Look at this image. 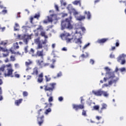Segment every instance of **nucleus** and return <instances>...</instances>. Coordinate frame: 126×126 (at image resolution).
<instances>
[{
	"instance_id": "37998d69",
	"label": "nucleus",
	"mask_w": 126,
	"mask_h": 126,
	"mask_svg": "<svg viewBox=\"0 0 126 126\" xmlns=\"http://www.w3.org/2000/svg\"><path fill=\"white\" fill-rule=\"evenodd\" d=\"M34 18L32 16L30 18V23L31 24H33V21L34 20Z\"/></svg>"
},
{
	"instance_id": "7ed1b4c3",
	"label": "nucleus",
	"mask_w": 126,
	"mask_h": 126,
	"mask_svg": "<svg viewBox=\"0 0 126 126\" xmlns=\"http://www.w3.org/2000/svg\"><path fill=\"white\" fill-rule=\"evenodd\" d=\"M69 18H66L65 20H63L61 22V30H64V29H68L71 30L73 29V26L71 25L70 23L71 22V17Z\"/></svg>"
},
{
	"instance_id": "9d476101",
	"label": "nucleus",
	"mask_w": 126,
	"mask_h": 126,
	"mask_svg": "<svg viewBox=\"0 0 126 126\" xmlns=\"http://www.w3.org/2000/svg\"><path fill=\"white\" fill-rule=\"evenodd\" d=\"M73 35H71L69 33H68L67 35L65 38V40L67 43H71V41L73 40Z\"/></svg>"
},
{
	"instance_id": "3c124183",
	"label": "nucleus",
	"mask_w": 126,
	"mask_h": 126,
	"mask_svg": "<svg viewBox=\"0 0 126 126\" xmlns=\"http://www.w3.org/2000/svg\"><path fill=\"white\" fill-rule=\"evenodd\" d=\"M1 12L3 14H6L7 13V10H2Z\"/></svg>"
},
{
	"instance_id": "69168bd1",
	"label": "nucleus",
	"mask_w": 126,
	"mask_h": 126,
	"mask_svg": "<svg viewBox=\"0 0 126 126\" xmlns=\"http://www.w3.org/2000/svg\"><path fill=\"white\" fill-rule=\"evenodd\" d=\"M108 86V85L107 84H104L102 85V88L105 87H107Z\"/></svg>"
},
{
	"instance_id": "20e7f679",
	"label": "nucleus",
	"mask_w": 126,
	"mask_h": 126,
	"mask_svg": "<svg viewBox=\"0 0 126 126\" xmlns=\"http://www.w3.org/2000/svg\"><path fill=\"white\" fill-rule=\"evenodd\" d=\"M44 112L43 111V109H40L38 110V116L37 117V122L38 124L39 125V126H41L44 123ZM41 116V117H40Z\"/></svg>"
},
{
	"instance_id": "603ef678",
	"label": "nucleus",
	"mask_w": 126,
	"mask_h": 126,
	"mask_svg": "<svg viewBox=\"0 0 126 126\" xmlns=\"http://www.w3.org/2000/svg\"><path fill=\"white\" fill-rule=\"evenodd\" d=\"M31 53H32V54H34L35 53V51L33 48H31L30 50Z\"/></svg>"
},
{
	"instance_id": "c03bdc74",
	"label": "nucleus",
	"mask_w": 126,
	"mask_h": 126,
	"mask_svg": "<svg viewBox=\"0 0 126 126\" xmlns=\"http://www.w3.org/2000/svg\"><path fill=\"white\" fill-rule=\"evenodd\" d=\"M24 51H25V53H28V46H26L25 47Z\"/></svg>"
},
{
	"instance_id": "4c0bfd02",
	"label": "nucleus",
	"mask_w": 126,
	"mask_h": 126,
	"mask_svg": "<svg viewBox=\"0 0 126 126\" xmlns=\"http://www.w3.org/2000/svg\"><path fill=\"white\" fill-rule=\"evenodd\" d=\"M39 30H40V31L43 30V27H42V26L39 25V26H38V28H37L36 29V31H39Z\"/></svg>"
},
{
	"instance_id": "49530a36",
	"label": "nucleus",
	"mask_w": 126,
	"mask_h": 126,
	"mask_svg": "<svg viewBox=\"0 0 126 126\" xmlns=\"http://www.w3.org/2000/svg\"><path fill=\"white\" fill-rule=\"evenodd\" d=\"M95 63V62L94 61V60H93V59H91L90 61V63L91 64H92V65L94 64V63Z\"/></svg>"
},
{
	"instance_id": "338daca9",
	"label": "nucleus",
	"mask_w": 126,
	"mask_h": 126,
	"mask_svg": "<svg viewBox=\"0 0 126 126\" xmlns=\"http://www.w3.org/2000/svg\"><path fill=\"white\" fill-rule=\"evenodd\" d=\"M101 118V117H99V116H97L96 117V119L98 121H99Z\"/></svg>"
},
{
	"instance_id": "8fccbe9b",
	"label": "nucleus",
	"mask_w": 126,
	"mask_h": 126,
	"mask_svg": "<svg viewBox=\"0 0 126 126\" xmlns=\"http://www.w3.org/2000/svg\"><path fill=\"white\" fill-rule=\"evenodd\" d=\"M67 17V13H63L62 18H64Z\"/></svg>"
},
{
	"instance_id": "c756f323",
	"label": "nucleus",
	"mask_w": 126,
	"mask_h": 126,
	"mask_svg": "<svg viewBox=\"0 0 126 126\" xmlns=\"http://www.w3.org/2000/svg\"><path fill=\"white\" fill-rule=\"evenodd\" d=\"M18 45H19L18 42H16L14 44V48L15 49H19L20 47Z\"/></svg>"
},
{
	"instance_id": "6ab92c4d",
	"label": "nucleus",
	"mask_w": 126,
	"mask_h": 126,
	"mask_svg": "<svg viewBox=\"0 0 126 126\" xmlns=\"http://www.w3.org/2000/svg\"><path fill=\"white\" fill-rule=\"evenodd\" d=\"M23 101V98H20L19 99H17L15 101V105L16 106H19L22 103Z\"/></svg>"
},
{
	"instance_id": "412c9836",
	"label": "nucleus",
	"mask_w": 126,
	"mask_h": 126,
	"mask_svg": "<svg viewBox=\"0 0 126 126\" xmlns=\"http://www.w3.org/2000/svg\"><path fill=\"white\" fill-rule=\"evenodd\" d=\"M84 14L87 15V18L88 20H90V19H91V14L90 13V12H87V11H85Z\"/></svg>"
},
{
	"instance_id": "1a4fd4ad",
	"label": "nucleus",
	"mask_w": 126,
	"mask_h": 126,
	"mask_svg": "<svg viewBox=\"0 0 126 126\" xmlns=\"http://www.w3.org/2000/svg\"><path fill=\"white\" fill-rule=\"evenodd\" d=\"M78 26V25H77V26H76V27L75 28L76 32L74 34V36L75 37H77V36H82V34L81 33V30L80 29V27H77Z\"/></svg>"
},
{
	"instance_id": "ea45409f",
	"label": "nucleus",
	"mask_w": 126,
	"mask_h": 126,
	"mask_svg": "<svg viewBox=\"0 0 126 126\" xmlns=\"http://www.w3.org/2000/svg\"><path fill=\"white\" fill-rule=\"evenodd\" d=\"M119 70L121 72H123L126 71V68L125 67H122L121 68H120Z\"/></svg>"
},
{
	"instance_id": "a19ab883",
	"label": "nucleus",
	"mask_w": 126,
	"mask_h": 126,
	"mask_svg": "<svg viewBox=\"0 0 126 126\" xmlns=\"http://www.w3.org/2000/svg\"><path fill=\"white\" fill-rule=\"evenodd\" d=\"M63 74H62V72H59L57 75V77L59 78L61 77V76H62Z\"/></svg>"
},
{
	"instance_id": "f257e3e1",
	"label": "nucleus",
	"mask_w": 126,
	"mask_h": 126,
	"mask_svg": "<svg viewBox=\"0 0 126 126\" xmlns=\"http://www.w3.org/2000/svg\"><path fill=\"white\" fill-rule=\"evenodd\" d=\"M56 83H51L44 85L45 92L46 93L47 96L49 97L48 98L49 102H51L53 101V97L52 96L53 91L55 89Z\"/></svg>"
},
{
	"instance_id": "9b49d317",
	"label": "nucleus",
	"mask_w": 126,
	"mask_h": 126,
	"mask_svg": "<svg viewBox=\"0 0 126 126\" xmlns=\"http://www.w3.org/2000/svg\"><path fill=\"white\" fill-rule=\"evenodd\" d=\"M35 56L41 57V59L44 60V50L42 49L41 50H37Z\"/></svg>"
},
{
	"instance_id": "6e6552de",
	"label": "nucleus",
	"mask_w": 126,
	"mask_h": 126,
	"mask_svg": "<svg viewBox=\"0 0 126 126\" xmlns=\"http://www.w3.org/2000/svg\"><path fill=\"white\" fill-rule=\"evenodd\" d=\"M36 64L40 68L46 67L49 66V63H45L44 60H40L39 59L36 60Z\"/></svg>"
},
{
	"instance_id": "13d9d810",
	"label": "nucleus",
	"mask_w": 126,
	"mask_h": 126,
	"mask_svg": "<svg viewBox=\"0 0 126 126\" xmlns=\"http://www.w3.org/2000/svg\"><path fill=\"white\" fill-rule=\"evenodd\" d=\"M55 7L57 11L59 10V8L58 5H55Z\"/></svg>"
},
{
	"instance_id": "39448f33",
	"label": "nucleus",
	"mask_w": 126,
	"mask_h": 126,
	"mask_svg": "<svg viewBox=\"0 0 126 126\" xmlns=\"http://www.w3.org/2000/svg\"><path fill=\"white\" fill-rule=\"evenodd\" d=\"M40 40V37H38L35 39L34 41L35 43L37 44V46L36 48L37 50L42 49L43 48V45H46L48 42V40L47 39H45L42 42Z\"/></svg>"
},
{
	"instance_id": "ddd939ff",
	"label": "nucleus",
	"mask_w": 126,
	"mask_h": 126,
	"mask_svg": "<svg viewBox=\"0 0 126 126\" xmlns=\"http://www.w3.org/2000/svg\"><path fill=\"white\" fill-rule=\"evenodd\" d=\"M92 93L96 96H101L102 91L101 89L98 90L97 91L93 90Z\"/></svg>"
},
{
	"instance_id": "a211bd4d",
	"label": "nucleus",
	"mask_w": 126,
	"mask_h": 126,
	"mask_svg": "<svg viewBox=\"0 0 126 126\" xmlns=\"http://www.w3.org/2000/svg\"><path fill=\"white\" fill-rule=\"evenodd\" d=\"M108 40V38H102L97 40V42L99 44H103Z\"/></svg>"
},
{
	"instance_id": "774afa93",
	"label": "nucleus",
	"mask_w": 126,
	"mask_h": 126,
	"mask_svg": "<svg viewBox=\"0 0 126 126\" xmlns=\"http://www.w3.org/2000/svg\"><path fill=\"white\" fill-rule=\"evenodd\" d=\"M31 78H32V76H31V75H28V76H27V80H30Z\"/></svg>"
},
{
	"instance_id": "4d7b16f0",
	"label": "nucleus",
	"mask_w": 126,
	"mask_h": 126,
	"mask_svg": "<svg viewBox=\"0 0 126 126\" xmlns=\"http://www.w3.org/2000/svg\"><path fill=\"white\" fill-rule=\"evenodd\" d=\"M14 76L17 78H20V75L19 74H15Z\"/></svg>"
},
{
	"instance_id": "bf43d9fd",
	"label": "nucleus",
	"mask_w": 126,
	"mask_h": 126,
	"mask_svg": "<svg viewBox=\"0 0 126 126\" xmlns=\"http://www.w3.org/2000/svg\"><path fill=\"white\" fill-rule=\"evenodd\" d=\"M0 30H1V31L2 32H3L5 31V27L0 28Z\"/></svg>"
},
{
	"instance_id": "423d86ee",
	"label": "nucleus",
	"mask_w": 126,
	"mask_h": 126,
	"mask_svg": "<svg viewBox=\"0 0 126 126\" xmlns=\"http://www.w3.org/2000/svg\"><path fill=\"white\" fill-rule=\"evenodd\" d=\"M81 104L77 105L75 104H73L72 105L73 109H74L75 110L77 111L79 109L82 110L84 109L85 106H84V98H83V96H81Z\"/></svg>"
},
{
	"instance_id": "aec40b11",
	"label": "nucleus",
	"mask_w": 126,
	"mask_h": 126,
	"mask_svg": "<svg viewBox=\"0 0 126 126\" xmlns=\"http://www.w3.org/2000/svg\"><path fill=\"white\" fill-rule=\"evenodd\" d=\"M73 4H74V5H79L80 6H81V1H80V0H74L73 2Z\"/></svg>"
},
{
	"instance_id": "4468645a",
	"label": "nucleus",
	"mask_w": 126,
	"mask_h": 126,
	"mask_svg": "<svg viewBox=\"0 0 126 126\" xmlns=\"http://www.w3.org/2000/svg\"><path fill=\"white\" fill-rule=\"evenodd\" d=\"M126 58V55L125 54H122L118 57L117 61L119 63H120L121 61L125 60Z\"/></svg>"
},
{
	"instance_id": "864d4df0",
	"label": "nucleus",
	"mask_w": 126,
	"mask_h": 126,
	"mask_svg": "<svg viewBox=\"0 0 126 126\" xmlns=\"http://www.w3.org/2000/svg\"><path fill=\"white\" fill-rule=\"evenodd\" d=\"M14 66L16 68H18L19 67V63H15L14 64Z\"/></svg>"
},
{
	"instance_id": "680f3d73",
	"label": "nucleus",
	"mask_w": 126,
	"mask_h": 126,
	"mask_svg": "<svg viewBox=\"0 0 126 126\" xmlns=\"http://www.w3.org/2000/svg\"><path fill=\"white\" fill-rule=\"evenodd\" d=\"M105 70H106L107 71H110V68H108V67H105Z\"/></svg>"
},
{
	"instance_id": "a18cd8bd",
	"label": "nucleus",
	"mask_w": 126,
	"mask_h": 126,
	"mask_svg": "<svg viewBox=\"0 0 126 126\" xmlns=\"http://www.w3.org/2000/svg\"><path fill=\"white\" fill-rule=\"evenodd\" d=\"M7 54H3V57H7L9 56V51H8V52H7Z\"/></svg>"
},
{
	"instance_id": "f8f14e48",
	"label": "nucleus",
	"mask_w": 126,
	"mask_h": 126,
	"mask_svg": "<svg viewBox=\"0 0 126 126\" xmlns=\"http://www.w3.org/2000/svg\"><path fill=\"white\" fill-rule=\"evenodd\" d=\"M31 38V36L29 35L24 34L22 36V39L23 40L24 43H25L26 44H28V40Z\"/></svg>"
},
{
	"instance_id": "5701e85b",
	"label": "nucleus",
	"mask_w": 126,
	"mask_h": 126,
	"mask_svg": "<svg viewBox=\"0 0 126 126\" xmlns=\"http://www.w3.org/2000/svg\"><path fill=\"white\" fill-rule=\"evenodd\" d=\"M85 19V16L80 15L77 17V20L79 21H82Z\"/></svg>"
},
{
	"instance_id": "dca6fc26",
	"label": "nucleus",
	"mask_w": 126,
	"mask_h": 126,
	"mask_svg": "<svg viewBox=\"0 0 126 126\" xmlns=\"http://www.w3.org/2000/svg\"><path fill=\"white\" fill-rule=\"evenodd\" d=\"M43 73H41L40 74H39V75H38V77L37 79V82L39 83H42L43 81Z\"/></svg>"
},
{
	"instance_id": "c9c22d12",
	"label": "nucleus",
	"mask_w": 126,
	"mask_h": 126,
	"mask_svg": "<svg viewBox=\"0 0 126 126\" xmlns=\"http://www.w3.org/2000/svg\"><path fill=\"white\" fill-rule=\"evenodd\" d=\"M45 77L46 81L47 82H50L51 80V78L48 77L47 75H45Z\"/></svg>"
},
{
	"instance_id": "72a5a7b5",
	"label": "nucleus",
	"mask_w": 126,
	"mask_h": 126,
	"mask_svg": "<svg viewBox=\"0 0 126 126\" xmlns=\"http://www.w3.org/2000/svg\"><path fill=\"white\" fill-rule=\"evenodd\" d=\"M10 61L11 62H15L16 61L15 57L12 55L10 57Z\"/></svg>"
},
{
	"instance_id": "473e14b6",
	"label": "nucleus",
	"mask_w": 126,
	"mask_h": 126,
	"mask_svg": "<svg viewBox=\"0 0 126 126\" xmlns=\"http://www.w3.org/2000/svg\"><path fill=\"white\" fill-rule=\"evenodd\" d=\"M82 116H84V117L87 116V114L86 113V110L83 109L82 112Z\"/></svg>"
},
{
	"instance_id": "09e8293b",
	"label": "nucleus",
	"mask_w": 126,
	"mask_h": 126,
	"mask_svg": "<svg viewBox=\"0 0 126 126\" xmlns=\"http://www.w3.org/2000/svg\"><path fill=\"white\" fill-rule=\"evenodd\" d=\"M119 46V40H116V47H118Z\"/></svg>"
},
{
	"instance_id": "bb28decb",
	"label": "nucleus",
	"mask_w": 126,
	"mask_h": 126,
	"mask_svg": "<svg viewBox=\"0 0 126 126\" xmlns=\"http://www.w3.org/2000/svg\"><path fill=\"white\" fill-rule=\"evenodd\" d=\"M0 51H2V52H8V50L7 48L2 47L0 46Z\"/></svg>"
},
{
	"instance_id": "052dcab7",
	"label": "nucleus",
	"mask_w": 126,
	"mask_h": 126,
	"mask_svg": "<svg viewBox=\"0 0 126 126\" xmlns=\"http://www.w3.org/2000/svg\"><path fill=\"white\" fill-rule=\"evenodd\" d=\"M73 15H74V16L77 15H78V12L77 11H75L73 12Z\"/></svg>"
},
{
	"instance_id": "de8ad7c7",
	"label": "nucleus",
	"mask_w": 126,
	"mask_h": 126,
	"mask_svg": "<svg viewBox=\"0 0 126 126\" xmlns=\"http://www.w3.org/2000/svg\"><path fill=\"white\" fill-rule=\"evenodd\" d=\"M90 45V43H88V44L85 45V46L83 47V49H86V48H87V47H88Z\"/></svg>"
},
{
	"instance_id": "6e6d98bb",
	"label": "nucleus",
	"mask_w": 126,
	"mask_h": 126,
	"mask_svg": "<svg viewBox=\"0 0 126 126\" xmlns=\"http://www.w3.org/2000/svg\"><path fill=\"white\" fill-rule=\"evenodd\" d=\"M80 28L83 32H84L86 31L85 28H84V27H80Z\"/></svg>"
},
{
	"instance_id": "7c9ffc66",
	"label": "nucleus",
	"mask_w": 126,
	"mask_h": 126,
	"mask_svg": "<svg viewBox=\"0 0 126 126\" xmlns=\"http://www.w3.org/2000/svg\"><path fill=\"white\" fill-rule=\"evenodd\" d=\"M32 64V62H25V65L27 67H29L30 65Z\"/></svg>"
},
{
	"instance_id": "5fc2aeb1",
	"label": "nucleus",
	"mask_w": 126,
	"mask_h": 126,
	"mask_svg": "<svg viewBox=\"0 0 126 126\" xmlns=\"http://www.w3.org/2000/svg\"><path fill=\"white\" fill-rule=\"evenodd\" d=\"M125 63H126V60H125V59L121 61V64L122 65L125 64Z\"/></svg>"
},
{
	"instance_id": "c85d7f7f",
	"label": "nucleus",
	"mask_w": 126,
	"mask_h": 126,
	"mask_svg": "<svg viewBox=\"0 0 126 126\" xmlns=\"http://www.w3.org/2000/svg\"><path fill=\"white\" fill-rule=\"evenodd\" d=\"M102 95H103L105 97H108V95H109V94L107 93V92H105V91H102Z\"/></svg>"
},
{
	"instance_id": "2f4dec72",
	"label": "nucleus",
	"mask_w": 126,
	"mask_h": 126,
	"mask_svg": "<svg viewBox=\"0 0 126 126\" xmlns=\"http://www.w3.org/2000/svg\"><path fill=\"white\" fill-rule=\"evenodd\" d=\"M28 95H29V93H28V92L24 91L23 92V97H27V96H28Z\"/></svg>"
},
{
	"instance_id": "f03ea898",
	"label": "nucleus",
	"mask_w": 126,
	"mask_h": 126,
	"mask_svg": "<svg viewBox=\"0 0 126 126\" xmlns=\"http://www.w3.org/2000/svg\"><path fill=\"white\" fill-rule=\"evenodd\" d=\"M6 67H10V68H7L6 72H5L4 75L5 77H11L13 78L14 77L13 75V72L14 70L12 68V65L11 63L8 64L3 65L0 67V71L3 72L5 70Z\"/></svg>"
},
{
	"instance_id": "e433bc0d",
	"label": "nucleus",
	"mask_w": 126,
	"mask_h": 126,
	"mask_svg": "<svg viewBox=\"0 0 126 126\" xmlns=\"http://www.w3.org/2000/svg\"><path fill=\"white\" fill-rule=\"evenodd\" d=\"M48 21L49 22L52 23L53 22V18L52 17H50L49 16H48Z\"/></svg>"
},
{
	"instance_id": "0e129e2a",
	"label": "nucleus",
	"mask_w": 126,
	"mask_h": 126,
	"mask_svg": "<svg viewBox=\"0 0 126 126\" xmlns=\"http://www.w3.org/2000/svg\"><path fill=\"white\" fill-rule=\"evenodd\" d=\"M34 36L35 37H38L39 36V32H37L36 33H34Z\"/></svg>"
},
{
	"instance_id": "b1692460",
	"label": "nucleus",
	"mask_w": 126,
	"mask_h": 126,
	"mask_svg": "<svg viewBox=\"0 0 126 126\" xmlns=\"http://www.w3.org/2000/svg\"><path fill=\"white\" fill-rule=\"evenodd\" d=\"M40 35L42 37H44L45 38V39L48 38V36L46 35V32H44V31H42L41 32Z\"/></svg>"
},
{
	"instance_id": "e2e57ef3",
	"label": "nucleus",
	"mask_w": 126,
	"mask_h": 126,
	"mask_svg": "<svg viewBox=\"0 0 126 126\" xmlns=\"http://www.w3.org/2000/svg\"><path fill=\"white\" fill-rule=\"evenodd\" d=\"M62 51H67V49H66V48H65V47H63L62 48Z\"/></svg>"
},
{
	"instance_id": "f704fd0d",
	"label": "nucleus",
	"mask_w": 126,
	"mask_h": 126,
	"mask_svg": "<svg viewBox=\"0 0 126 126\" xmlns=\"http://www.w3.org/2000/svg\"><path fill=\"white\" fill-rule=\"evenodd\" d=\"M51 111H52L51 108H49L46 110V111L45 112V114L47 115L49 113L51 112Z\"/></svg>"
},
{
	"instance_id": "2eb2a0df",
	"label": "nucleus",
	"mask_w": 126,
	"mask_h": 126,
	"mask_svg": "<svg viewBox=\"0 0 126 126\" xmlns=\"http://www.w3.org/2000/svg\"><path fill=\"white\" fill-rule=\"evenodd\" d=\"M82 38V36H77V37L75 36L74 40L77 39V41H75V43L80 44H82V41H81Z\"/></svg>"
},
{
	"instance_id": "393cba45",
	"label": "nucleus",
	"mask_w": 126,
	"mask_h": 126,
	"mask_svg": "<svg viewBox=\"0 0 126 126\" xmlns=\"http://www.w3.org/2000/svg\"><path fill=\"white\" fill-rule=\"evenodd\" d=\"M117 81V79H112L109 81L108 85L111 86L114 83L115 84Z\"/></svg>"
},
{
	"instance_id": "0eeeda50",
	"label": "nucleus",
	"mask_w": 126,
	"mask_h": 126,
	"mask_svg": "<svg viewBox=\"0 0 126 126\" xmlns=\"http://www.w3.org/2000/svg\"><path fill=\"white\" fill-rule=\"evenodd\" d=\"M107 105L106 104L103 103L101 105V107L100 109L99 106L98 105H95L93 106V109L94 110L98 111L99 114H101L103 113V110H106L107 109Z\"/></svg>"
},
{
	"instance_id": "58836bf2",
	"label": "nucleus",
	"mask_w": 126,
	"mask_h": 126,
	"mask_svg": "<svg viewBox=\"0 0 126 126\" xmlns=\"http://www.w3.org/2000/svg\"><path fill=\"white\" fill-rule=\"evenodd\" d=\"M7 44V42H5L3 41H1L0 43V45H4V46H5Z\"/></svg>"
},
{
	"instance_id": "cd10ccee",
	"label": "nucleus",
	"mask_w": 126,
	"mask_h": 126,
	"mask_svg": "<svg viewBox=\"0 0 126 126\" xmlns=\"http://www.w3.org/2000/svg\"><path fill=\"white\" fill-rule=\"evenodd\" d=\"M88 57H89V55L87 53H86V55L84 54H83L81 56V57H82L83 59L87 58H88Z\"/></svg>"
},
{
	"instance_id": "4be33fe9",
	"label": "nucleus",
	"mask_w": 126,
	"mask_h": 126,
	"mask_svg": "<svg viewBox=\"0 0 126 126\" xmlns=\"http://www.w3.org/2000/svg\"><path fill=\"white\" fill-rule=\"evenodd\" d=\"M19 27H20L19 24L18 23H16L14 27V31L15 32L19 31V29L18 28H19Z\"/></svg>"
},
{
	"instance_id": "a878e982",
	"label": "nucleus",
	"mask_w": 126,
	"mask_h": 126,
	"mask_svg": "<svg viewBox=\"0 0 126 126\" xmlns=\"http://www.w3.org/2000/svg\"><path fill=\"white\" fill-rule=\"evenodd\" d=\"M40 17V13H35L34 14V16H33L34 19H36L37 20H39Z\"/></svg>"
},
{
	"instance_id": "79ce46f5",
	"label": "nucleus",
	"mask_w": 126,
	"mask_h": 126,
	"mask_svg": "<svg viewBox=\"0 0 126 126\" xmlns=\"http://www.w3.org/2000/svg\"><path fill=\"white\" fill-rule=\"evenodd\" d=\"M58 100L59 101H63V96H59L58 98Z\"/></svg>"
},
{
	"instance_id": "f3484780",
	"label": "nucleus",
	"mask_w": 126,
	"mask_h": 126,
	"mask_svg": "<svg viewBox=\"0 0 126 126\" xmlns=\"http://www.w3.org/2000/svg\"><path fill=\"white\" fill-rule=\"evenodd\" d=\"M38 74V68L35 67L33 68V71L32 73V75L33 76H37Z\"/></svg>"
}]
</instances>
